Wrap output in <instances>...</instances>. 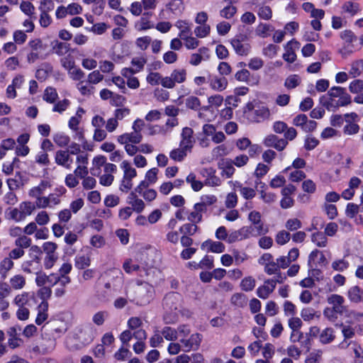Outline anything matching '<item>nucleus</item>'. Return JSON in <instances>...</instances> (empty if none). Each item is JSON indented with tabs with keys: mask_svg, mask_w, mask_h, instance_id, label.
<instances>
[{
	"mask_svg": "<svg viewBox=\"0 0 363 363\" xmlns=\"http://www.w3.org/2000/svg\"><path fill=\"white\" fill-rule=\"evenodd\" d=\"M145 291L147 292V294L144 297L143 300H142L141 303H146L150 302V299L152 296L154 292V288L152 285L145 282L139 290L140 295L142 296Z\"/></svg>",
	"mask_w": 363,
	"mask_h": 363,
	"instance_id": "50",
	"label": "nucleus"
},
{
	"mask_svg": "<svg viewBox=\"0 0 363 363\" xmlns=\"http://www.w3.org/2000/svg\"><path fill=\"white\" fill-rule=\"evenodd\" d=\"M38 315L35 319V323L38 325H41L48 318V303L47 301H42L38 306Z\"/></svg>",
	"mask_w": 363,
	"mask_h": 363,
	"instance_id": "31",
	"label": "nucleus"
},
{
	"mask_svg": "<svg viewBox=\"0 0 363 363\" xmlns=\"http://www.w3.org/2000/svg\"><path fill=\"white\" fill-rule=\"evenodd\" d=\"M342 9L343 11L350 13L351 16H354L360 10L359 4L352 1L345 2L342 5Z\"/></svg>",
	"mask_w": 363,
	"mask_h": 363,
	"instance_id": "58",
	"label": "nucleus"
},
{
	"mask_svg": "<svg viewBox=\"0 0 363 363\" xmlns=\"http://www.w3.org/2000/svg\"><path fill=\"white\" fill-rule=\"evenodd\" d=\"M104 174L99 177V183L102 186H111L114 180L113 174L116 172V166L112 163H108L104 168Z\"/></svg>",
	"mask_w": 363,
	"mask_h": 363,
	"instance_id": "13",
	"label": "nucleus"
},
{
	"mask_svg": "<svg viewBox=\"0 0 363 363\" xmlns=\"http://www.w3.org/2000/svg\"><path fill=\"white\" fill-rule=\"evenodd\" d=\"M340 38L344 42V45L340 50V53L347 56L353 52V43L357 40L354 33L350 30H345L340 33Z\"/></svg>",
	"mask_w": 363,
	"mask_h": 363,
	"instance_id": "7",
	"label": "nucleus"
},
{
	"mask_svg": "<svg viewBox=\"0 0 363 363\" xmlns=\"http://www.w3.org/2000/svg\"><path fill=\"white\" fill-rule=\"evenodd\" d=\"M210 50L206 47L200 48L196 52L190 55L189 64L193 66L199 65L202 61H206L210 59Z\"/></svg>",
	"mask_w": 363,
	"mask_h": 363,
	"instance_id": "11",
	"label": "nucleus"
},
{
	"mask_svg": "<svg viewBox=\"0 0 363 363\" xmlns=\"http://www.w3.org/2000/svg\"><path fill=\"white\" fill-rule=\"evenodd\" d=\"M121 168L123 170V177L133 179L137 176V172L128 160H123L121 164Z\"/></svg>",
	"mask_w": 363,
	"mask_h": 363,
	"instance_id": "38",
	"label": "nucleus"
},
{
	"mask_svg": "<svg viewBox=\"0 0 363 363\" xmlns=\"http://www.w3.org/2000/svg\"><path fill=\"white\" fill-rule=\"evenodd\" d=\"M201 248L214 253H221L225 250V245L218 241L206 240L202 243Z\"/></svg>",
	"mask_w": 363,
	"mask_h": 363,
	"instance_id": "29",
	"label": "nucleus"
},
{
	"mask_svg": "<svg viewBox=\"0 0 363 363\" xmlns=\"http://www.w3.org/2000/svg\"><path fill=\"white\" fill-rule=\"evenodd\" d=\"M9 284L11 289L21 290L25 287L26 284V279L22 274H15L9 279Z\"/></svg>",
	"mask_w": 363,
	"mask_h": 363,
	"instance_id": "27",
	"label": "nucleus"
},
{
	"mask_svg": "<svg viewBox=\"0 0 363 363\" xmlns=\"http://www.w3.org/2000/svg\"><path fill=\"white\" fill-rule=\"evenodd\" d=\"M301 82V79L298 75L292 74L286 79L284 82V86L288 89H295L300 85Z\"/></svg>",
	"mask_w": 363,
	"mask_h": 363,
	"instance_id": "49",
	"label": "nucleus"
},
{
	"mask_svg": "<svg viewBox=\"0 0 363 363\" xmlns=\"http://www.w3.org/2000/svg\"><path fill=\"white\" fill-rule=\"evenodd\" d=\"M147 82L152 86H157L161 84L162 86L166 88L165 77H162L159 72H150L146 77Z\"/></svg>",
	"mask_w": 363,
	"mask_h": 363,
	"instance_id": "32",
	"label": "nucleus"
},
{
	"mask_svg": "<svg viewBox=\"0 0 363 363\" xmlns=\"http://www.w3.org/2000/svg\"><path fill=\"white\" fill-rule=\"evenodd\" d=\"M274 289V282L267 279L264 281L263 285L257 288V295L260 298L267 299Z\"/></svg>",
	"mask_w": 363,
	"mask_h": 363,
	"instance_id": "22",
	"label": "nucleus"
},
{
	"mask_svg": "<svg viewBox=\"0 0 363 363\" xmlns=\"http://www.w3.org/2000/svg\"><path fill=\"white\" fill-rule=\"evenodd\" d=\"M206 211L203 207V204L196 203L194 206V209L189 213L187 219L191 223H198L202 220V214Z\"/></svg>",
	"mask_w": 363,
	"mask_h": 363,
	"instance_id": "26",
	"label": "nucleus"
},
{
	"mask_svg": "<svg viewBox=\"0 0 363 363\" xmlns=\"http://www.w3.org/2000/svg\"><path fill=\"white\" fill-rule=\"evenodd\" d=\"M52 50L57 55L63 56L69 52V45L65 43L57 41L53 45Z\"/></svg>",
	"mask_w": 363,
	"mask_h": 363,
	"instance_id": "54",
	"label": "nucleus"
},
{
	"mask_svg": "<svg viewBox=\"0 0 363 363\" xmlns=\"http://www.w3.org/2000/svg\"><path fill=\"white\" fill-rule=\"evenodd\" d=\"M123 268L124 271L128 274L131 273L133 271H140L141 277H143V274L142 273L144 272L145 275L147 277H149V276L150 275V273L152 271V269H147V270L144 269L143 271L140 270V266L138 264H133L131 259L126 260L123 264ZM147 280L150 281V279L147 278Z\"/></svg>",
	"mask_w": 363,
	"mask_h": 363,
	"instance_id": "28",
	"label": "nucleus"
},
{
	"mask_svg": "<svg viewBox=\"0 0 363 363\" xmlns=\"http://www.w3.org/2000/svg\"><path fill=\"white\" fill-rule=\"evenodd\" d=\"M252 231L253 228L251 226L242 227L228 234L226 242L231 244L239 240L247 239L252 235Z\"/></svg>",
	"mask_w": 363,
	"mask_h": 363,
	"instance_id": "9",
	"label": "nucleus"
},
{
	"mask_svg": "<svg viewBox=\"0 0 363 363\" xmlns=\"http://www.w3.org/2000/svg\"><path fill=\"white\" fill-rule=\"evenodd\" d=\"M269 109L265 106L258 105L256 106L254 112L250 115V121L252 122L259 123L269 118Z\"/></svg>",
	"mask_w": 363,
	"mask_h": 363,
	"instance_id": "14",
	"label": "nucleus"
},
{
	"mask_svg": "<svg viewBox=\"0 0 363 363\" xmlns=\"http://www.w3.org/2000/svg\"><path fill=\"white\" fill-rule=\"evenodd\" d=\"M146 62L147 59L143 56L133 57L131 60V65L133 67L134 72L138 73L143 69Z\"/></svg>",
	"mask_w": 363,
	"mask_h": 363,
	"instance_id": "57",
	"label": "nucleus"
},
{
	"mask_svg": "<svg viewBox=\"0 0 363 363\" xmlns=\"http://www.w3.org/2000/svg\"><path fill=\"white\" fill-rule=\"evenodd\" d=\"M186 183L191 185V189L194 191H200L203 186V183L196 179V176L194 173L191 172L186 178Z\"/></svg>",
	"mask_w": 363,
	"mask_h": 363,
	"instance_id": "40",
	"label": "nucleus"
},
{
	"mask_svg": "<svg viewBox=\"0 0 363 363\" xmlns=\"http://www.w3.org/2000/svg\"><path fill=\"white\" fill-rule=\"evenodd\" d=\"M363 73V60L353 61L350 65L349 74L352 78H357Z\"/></svg>",
	"mask_w": 363,
	"mask_h": 363,
	"instance_id": "35",
	"label": "nucleus"
},
{
	"mask_svg": "<svg viewBox=\"0 0 363 363\" xmlns=\"http://www.w3.org/2000/svg\"><path fill=\"white\" fill-rule=\"evenodd\" d=\"M96 330L91 325L79 328L75 334L77 339L83 345L91 343L95 337Z\"/></svg>",
	"mask_w": 363,
	"mask_h": 363,
	"instance_id": "8",
	"label": "nucleus"
},
{
	"mask_svg": "<svg viewBox=\"0 0 363 363\" xmlns=\"http://www.w3.org/2000/svg\"><path fill=\"white\" fill-rule=\"evenodd\" d=\"M179 124L178 119L177 118H171L167 120L165 124L161 126L160 132H162V135H167L171 133L173 128L177 126Z\"/></svg>",
	"mask_w": 363,
	"mask_h": 363,
	"instance_id": "55",
	"label": "nucleus"
},
{
	"mask_svg": "<svg viewBox=\"0 0 363 363\" xmlns=\"http://www.w3.org/2000/svg\"><path fill=\"white\" fill-rule=\"evenodd\" d=\"M20 9L23 13L30 17L35 13V6L29 1H22L20 4Z\"/></svg>",
	"mask_w": 363,
	"mask_h": 363,
	"instance_id": "59",
	"label": "nucleus"
},
{
	"mask_svg": "<svg viewBox=\"0 0 363 363\" xmlns=\"http://www.w3.org/2000/svg\"><path fill=\"white\" fill-rule=\"evenodd\" d=\"M143 140V135L141 133H125L118 137L117 140L120 144H139Z\"/></svg>",
	"mask_w": 363,
	"mask_h": 363,
	"instance_id": "19",
	"label": "nucleus"
},
{
	"mask_svg": "<svg viewBox=\"0 0 363 363\" xmlns=\"http://www.w3.org/2000/svg\"><path fill=\"white\" fill-rule=\"evenodd\" d=\"M128 203L136 213H141L145 208V202L138 197L135 192H131L128 197Z\"/></svg>",
	"mask_w": 363,
	"mask_h": 363,
	"instance_id": "23",
	"label": "nucleus"
},
{
	"mask_svg": "<svg viewBox=\"0 0 363 363\" xmlns=\"http://www.w3.org/2000/svg\"><path fill=\"white\" fill-rule=\"evenodd\" d=\"M232 255H233L234 262L237 265H240L248 259V255L246 252L237 249L232 250Z\"/></svg>",
	"mask_w": 363,
	"mask_h": 363,
	"instance_id": "64",
	"label": "nucleus"
},
{
	"mask_svg": "<svg viewBox=\"0 0 363 363\" xmlns=\"http://www.w3.org/2000/svg\"><path fill=\"white\" fill-rule=\"evenodd\" d=\"M230 302L237 307L243 308L247 305V299L245 294L236 293L231 296Z\"/></svg>",
	"mask_w": 363,
	"mask_h": 363,
	"instance_id": "41",
	"label": "nucleus"
},
{
	"mask_svg": "<svg viewBox=\"0 0 363 363\" xmlns=\"http://www.w3.org/2000/svg\"><path fill=\"white\" fill-rule=\"evenodd\" d=\"M14 244L16 247L25 250V249L30 247L31 239L26 235H21L15 240Z\"/></svg>",
	"mask_w": 363,
	"mask_h": 363,
	"instance_id": "61",
	"label": "nucleus"
},
{
	"mask_svg": "<svg viewBox=\"0 0 363 363\" xmlns=\"http://www.w3.org/2000/svg\"><path fill=\"white\" fill-rule=\"evenodd\" d=\"M50 185L48 182L43 181L36 186L33 187L28 192V195L33 198H38L42 196L45 190Z\"/></svg>",
	"mask_w": 363,
	"mask_h": 363,
	"instance_id": "36",
	"label": "nucleus"
},
{
	"mask_svg": "<svg viewBox=\"0 0 363 363\" xmlns=\"http://www.w3.org/2000/svg\"><path fill=\"white\" fill-rule=\"evenodd\" d=\"M209 86L215 91H224L228 84V79L225 77L210 76L208 78Z\"/></svg>",
	"mask_w": 363,
	"mask_h": 363,
	"instance_id": "16",
	"label": "nucleus"
},
{
	"mask_svg": "<svg viewBox=\"0 0 363 363\" xmlns=\"http://www.w3.org/2000/svg\"><path fill=\"white\" fill-rule=\"evenodd\" d=\"M323 351L315 350L310 352L305 359V363H320L323 359Z\"/></svg>",
	"mask_w": 363,
	"mask_h": 363,
	"instance_id": "47",
	"label": "nucleus"
},
{
	"mask_svg": "<svg viewBox=\"0 0 363 363\" xmlns=\"http://www.w3.org/2000/svg\"><path fill=\"white\" fill-rule=\"evenodd\" d=\"M184 42V46L188 50H194L199 46L200 42L196 38L188 35L181 38Z\"/></svg>",
	"mask_w": 363,
	"mask_h": 363,
	"instance_id": "56",
	"label": "nucleus"
},
{
	"mask_svg": "<svg viewBox=\"0 0 363 363\" xmlns=\"http://www.w3.org/2000/svg\"><path fill=\"white\" fill-rule=\"evenodd\" d=\"M194 130L189 127L184 128L181 134L182 140L180 141V146L184 147V149H189L190 150L194 145Z\"/></svg>",
	"mask_w": 363,
	"mask_h": 363,
	"instance_id": "20",
	"label": "nucleus"
},
{
	"mask_svg": "<svg viewBox=\"0 0 363 363\" xmlns=\"http://www.w3.org/2000/svg\"><path fill=\"white\" fill-rule=\"evenodd\" d=\"M272 30V29L270 25L266 23H259L255 29V33L257 35L264 38L270 35V32Z\"/></svg>",
	"mask_w": 363,
	"mask_h": 363,
	"instance_id": "53",
	"label": "nucleus"
},
{
	"mask_svg": "<svg viewBox=\"0 0 363 363\" xmlns=\"http://www.w3.org/2000/svg\"><path fill=\"white\" fill-rule=\"evenodd\" d=\"M301 316L304 321H311L314 318H319L320 314L312 308H304L301 311Z\"/></svg>",
	"mask_w": 363,
	"mask_h": 363,
	"instance_id": "39",
	"label": "nucleus"
},
{
	"mask_svg": "<svg viewBox=\"0 0 363 363\" xmlns=\"http://www.w3.org/2000/svg\"><path fill=\"white\" fill-rule=\"evenodd\" d=\"M57 98L58 94L55 88L49 86L45 89L43 96L44 101L50 104H54Z\"/></svg>",
	"mask_w": 363,
	"mask_h": 363,
	"instance_id": "44",
	"label": "nucleus"
},
{
	"mask_svg": "<svg viewBox=\"0 0 363 363\" xmlns=\"http://www.w3.org/2000/svg\"><path fill=\"white\" fill-rule=\"evenodd\" d=\"M218 168L221 170V176L227 179L231 178L235 174V169L231 159L223 158L218 164Z\"/></svg>",
	"mask_w": 363,
	"mask_h": 363,
	"instance_id": "15",
	"label": "nucleus"
},
{
	"mask_svg": "<svg viewBox=\"0 0 363 363\" xmlns=\"http://www.w3.org/2000/svg\"><path fill=\"white\" fill-rule=\"evenodd\" d=\"M55 162L57 164L62 166L67 169L72 168L73 160L70 154L67 150H57L55 155Z\"/></svg>",
	"mask_w": 363,
	"mask_h": 363,
	"instance_id": "12",
	"label": "nucleus"
},
{
	"mask_svg": "<svg viewBox=\"0 0 363 363\" xmlns=\"http://www.w3.org/2000/svg\"><path fill=\"white\" fill-rule=\"evenodd\" d=\"M291 238V235L285 230L279 231L275 236V241L279 245L286 244Z\"/></svg>",
	"mask_w": 363,
	"mask_h": 363,
	"instance_id": "62",
	"label": "nucleus"
},
{
	"mask_svg": "<svg viewBox=\"0 0 363 363\" xmlns=\"http://www.w3.org/2000/svg\"><path fill=\"white\" fill-rule=\"evenodd\" d=\"M164 338L169 341H175L177 340V330L169 326L164 327L161 332Z\"/></svg>",
	"mask_w": 363,
	"mask_h": 363,
	"instance_id": "48",
	"label": "nucleus"
},
{
	"mask_svg": "<svg viewBox=\"0 0 363 363\" xmlns=\"http://www.w3.org/2000/svg\"><path fill=\"white\" fill-rule=\"evenodd\" d=\"M187 71L184 68L174 69L170 76L165 77L166 89H173L176 84H182L186 82Z\"/></svg>",
	"mask_w": 363,
	"mask_h": 363,
	"instance_id": "6",
	"label": "nucleus"
},
{
	"mask_svg": "<svg viewBox=\"0 0 363 363\" xmlns=\"http://www.w3.org/2000/svg\"><path fill=\"white\" fill-rule=\"evenodd\" d=\"M108 164L106 162V157L103 155H97L92 160L91 167L90 168V173L94 177H99L101 174V169L104 167V169Z\"/></svg>",
	"mask_w": 363,
	"mask_h": 363,
	"instance_id": "18",
	"label": "nucleus"
},
{
	"mask_svg": "<svg viewBox=\"0 0 363 363\" xmlns=\"http://www.w3.org/2000/svg\"><path fill=\"white\" fill-rule=\"evenodd\" d=\"M84 113V110L79 107L75 115L72 116L68 121L69 128L74 133V137L79 141H83L84 140V129L79 126Z\"/></svg>",
	"mask_w": 363,
	"mask_h": 363,
	"instance_id": "3",
	"label": "nucleus"
},
{
	"mask_svg": "<svg viewBox=\"0 0 363 363\" xmlns=\"http://www.w3.org/2000/svg\"><path fill=\"white\" fill-rule=\"evenodd\" d=\"M136 30L142 32L154 28L155 24L150 21V17L143 16L135 23Z\"/></svg>",
	"mask_w": 363,
	"mask_h": 363,
	"instance_id": "30",
	"label": "nucleus"
},
{
	"mask_svg": "<svg viewBox=\"0 0 363 363\" xmlns=\"http://www.w3.org/2000/svg\"><path fill=\"white\" fill-rule=\"evenodd\" d=\"M311 241L318 247H324L327 245L328 239L323 233L317 232L311 235Z\"/></svg>",
	"mask_w": 363,
	"mask_h": 363,
	"instance_id": "51",
	"label": "nucleus"
},
{
	"mask_svg": "<svg viewBox=\"0 0 363 363\" xmlns=\"http://www.w3.org/2000/svg\"><path fill=\"white\" fill-rule=\"evenodd\" d=\"M42 248L45 254L43 259L44 267L46 269H50L58 259V256L56 253L57 245L55 242L48 241L43 243Z\"/></svg>",
	"mask_w": 363,
	"mask_h": 363,
	"instance_id": "4",
	"label": "nucleus"
},
{
	"mask_svg": "<svg viewBox=\"0 0 363 363\" xmlns=\"http://www.w3.org/2000/svg\"><path fill=\"white\" fill-rule=\"evenodd\" d=\"M182 296L178 293L172 292L167 294L163 300L164 310V320L167 323L175 322L182 308Z\"/></svg>",
	"mask_w": 363,
	"mask_h": 363,
	"instance_id": "2",
	"label": "nucleus"
},
{
	"mask_svg": "<svg viewBox=\"0 0 363 363\" xmlns=\"http://www.w3.org/2000/svg\"><path fill=\"white\" fill-rule=\"evenodd\" d=\"M38 9L40 11V18H39L40 25L43 28H47L52 22V19L48 13V12L50 11H52V8L48 7V9H45V8H43V7H39Z\"/></svg>",
	"mask_w": 363,
	"mask_h": 363,
	"instance_id": "34",
	"label": "nucleus"
},
{
	"mask_svg": "<svg viewBox=\"0 0 363 363\" xmlns=\"http://www.w3.org/2000/svg\"><path fill=\"white\" fill-rule=\"evenodd\" d=\"M151 38L148 35L138 38L135 40V45L140 50H146L151 43Z\"/></svg>",
	"mask_w": 363,
	"mask_h": 363,
	"instance_id": "60",
	"label": "nucleus"
},
{
	"mask_svg": "<svg viewBox=\"0 0 363 363\" xmlns=\"http://www.w3.org/2000/svg\"><path fill=\"white\" fill-rule=\"evenodd\" d=\"M230 152L228 147L225 144H222L216 146L212 150V156L217 159L228 155Z\"/></svg>",
	"mask_w": 363,
	"mask_h": 363,
	"instance_id": "52",
	"label": "nucleus"
},
{
	"mask_svg": "<svg viewBox=\"0 0 363 363\" xmlns=\"http://www.w3.org/2000/svg\"><path fill=\"white\" fill-rule=\"evenodd\" d=\"M175 26L180 30L179 36L182 38L191 33V26L186 21L179 20L176 22Z\"/></svg>",
	"mask_w": 363,
	"mask_h": 363,
	"instance_id": "43",
	"label": "nucleus"
},
{
	"mask_svg": "<svg viewBox=\"0 0 363 363\" xmlns=\"http://www.w3.org/2000/svg\"><path fill=\"white\" fill-rule=\"evenodd\" d=\"M191 151L189 149H184V147H179L172 150L169 152V157L172 160L177 162H182L187 155V152Z\"/></svg>",
	"mask_w": 363,
	"mask_h": 363,
	"instance_id": "37",
	"label": "nucleus"
},
{
	"mask_svg": "<svg viewBox=\"0 0 363 363\" xmlns=\"http://www.w3.org/2000/svg\"><path fill=\"white\" fill-rule=\"evenodd\" d=\"M53 140L57 145L63 147L70 143V138L64 133H57L53 135Z\"/></svg>",
	"mask_w": 363,
	"mask_h": 363,
	"instance_id": "46",
	"label": "nucleus"
},
{
	"mask_svg": "<svg viewBox=\"0 0 363 363\" xmlns=\"http://www.w3.org/2000/svg\"><path fill=\"white\" fill-rule=\"evenodd\" d=\"M230 44L236 54L247 56L251 50V45L247 41V37L243 34L235 36L230 40Z\"/></svg>",
	"mask_w": 363,
	"mask_h": 363,
	"instance_id": "5",
	"label": "nucleus"
},
{
	"mask_svg": "<svg viewBox=\"0 0 363 363\" xmlns=\"http://www.w3.org/2000/svg\"><path fill=\"white\" fill-rule=\"evenodd\" d=\"M347 296L350 301L359 303L363 301V292L358 286H354L349 289Z\"/></svg>",
	"mask_w": 363,
	"mask_h": 363,
	"instance_id": "33",
	"label": "nucleus"
},
{
	"mask_svg": "<svg viewBox=\"0 0 363 363\" xmlns=\"http://www.w3.org/2000/svg\"><path fill=\"white\" fill-rule=\"evenodd\" d=\"M349 91L352 94H359L363 91V80L355 79L349 84Z\"/></svg>",
	"mask_w": 363,
	"mask_h": 363,
	"instance_id": "63",
	"label": "nucleus"
},
{
	"mask_svg": "<svg viewBox=\"0 0 363 363\" xmlns=\"http://www.w3.org/2000/svg\"><path fill=\"white\" fill-rule=\"evenodd\" d=\"M201 342V336L199 333L192 334L189 338H181L180 342L184 352L196 350Z\"/></svg>",
	"mask_w": 363,
	"mask_h": 363,
	"instance_id": "10",
	"label": "nucleus"
},
{
	"mask_svg": "<svg viewBox=\"0 0 363 363\" xmlns=\"http://www.w3.org/2000/svg\"><path fill=\"white\" fill-rule=\"evenodd\" d=\"M21 212L24 218L30 216L35 211V205L30 201H23L19 205Z\"/></svg>",
	"mask_w": 363,
	"mask_h": 363,
	"instance_id": "45",
	"label": "nucleus"
},
{
	"mask_svg": "<svg viewBox=\"0 0 363 363\" xmlns=\"http://www.w3.org/2000/svg\"><path fill=\"white\" fill-rule=\"evenodd\" d=\"M198 117L204 121L211 122L216 118V115L213 108H211V106L208 105L199 108Z\"/></svg>",
	"mask_w": 363,
	"mask_h": 363,
	"instance_id": "25",
	"label": "nucleus"
},
{
	"mask_svg": "<svg viewBox=\"0 0 363 363\" xmlns=\"http://www.w3.org/2000/svg\"><path fill=\"white\" fill-rule=\"evenodd\" d=\"M327 301L337 313H342L344 311L345 298L338 294H331L327 298Z\"/></svg>",
	"mask_w": 363,
	"mask_h": 363,
	"instance_id": "21",
	"label": "nucleus"
},
{
	"mask_svg": "<svg viewBox=\"0 0 363 363\" xmlns=\"http://www.w3.org/2000/svg\"><path fill=\"white\" fill-rule=\"evenodd\" d=\"M321 103L330 111H335L340 107L352 103L351 96L341 86H333L328 93L321 97Z\"/></svg>",
	"mask_w": 363,
	"mask_h": 363,
	"instance_id": "1",
	"label": "nucleus"
},
{
	"mask_svg": "<svg viewBox=\"0 0 363 363\" xmlns=\"http://www.w3.org/2000/svg\"><path fill=\"white\" fill-rule=\"evenodd\" d=\"M299 43L296 40H291L284 47L285 52L283 54V59L289 63L294 62L296 59L295 52L298 48Z\"/></svg>",
	"mask_w": 363,
	"mask_h": 363,
	"instance_id": "17",
	"label": "nucleus"
},
{
	"mask_svg": "<svg viewBox=\"0 0 363 363\" xmlns=\"http://www.w3.org/2000/svg\"><path fill=\"white\" fill-rule=\"evenodd\" d=\"M203 172H207V177L204 184L209 186H218L221 184V179L216 175V169L212 167L203 168Z\"/></svg>",
	"mask_w": 363,
	"mask_h": 363,
	"instance_id": "24",
	"label": "nucleus"
},
{
	"mask_svg": "<svg viewBox=\"0 0 363 363\" xmlns=\"http://www.w3.org/2000/svg\"><path fill=\"white\" fill-rule=\"evenodd\" d=\"M319 339L321 343L328 344L333 341L335 339L334 330L331 328L324 329L319 335Z\"/></svg>",
	"mask_w": 363,
	"mask_h": 363,
	"instance_id": "42",
	"label": "nucleus"
}]
</instances>
